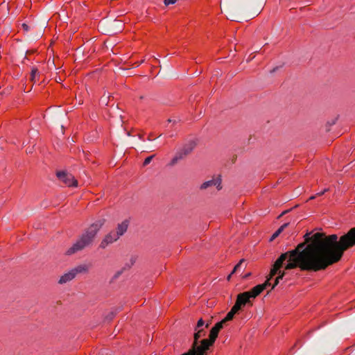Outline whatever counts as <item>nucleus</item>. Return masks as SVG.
I'll list each match as a JSON object with an SVG mask.
<instances>
[{"instance_id": "nucleus-1", "label": "nucleus", "mask_w": 355, "mask_h": 355, "mask_svg": "<svg viewBox=\"0 0 355 355\" xmlns=\"http://www.w3.org/2000/svg\"><path fill=\"white\" fill-rule=\"evenodd\" d=\"M311 239V243L302 255L315 261L307 264L305 268L324 270L339 261L345 251L355 245V227L351 228L339 240L337 234L326 236L320 232L315 233Z\"/></svg>"}, {"instance_id": "nucleus-2", "label": "nucleus", "mask_w": 355, "mask_h": 355, "mask_svg": "<svg viewBox=\"0 0 355 355\" xmlns=\"http://www.w3.org/2000/svg\"><path fill=\"white\" fill-rule=\"evenodd\" d=\"M304 246V243H300L297 247L292 250L288 251L285 253L282 254L278 259L275 261L272 267L270 270L271 277L277 275L275 279V283L272 286L273 289L279 282V280L282 279L286 272L285 271L281 270L284 261L288 258V263L285 266V270H291L297 268H300L301 270L306 271H319L320 270H315L312 268H305L307 264H312L314 259H310L305 258L302 255V252L306 250V247L302 250Z\"/></svg>"}, {"instance_id": "nucleus-3", "label": "nucleus", "mask_w": 355, "mask_h": 355, "mask_svg": "<svg viewBox=\"0 0 355 355\" xmlns=\"http://www.w3.org/2000/svg\"><path fill=\"white\" fill-rule=\"evenodd\" d=\"M105 222V219H100L96 220L94 223H92L82 235L79 237V239L76 241V243L73 244L71 247H70L67 251L66 254L71 255L78 252H80L87 247H89L92 244L94 240L103 227Z\"/></svg>"}, {"instance_id": "nucleus-4", "label": "nucleus", "mask_w": 355, "mask_h": 355, "mask_svg": "<svg viewBox=\"0 0 355 355\" xmlns=\"http://www.w3.org/2000/svg\"><path fill=\"white\" fill-rule=\"evenodd\" d=\"M270 277L267 279L265 283L262 284H258L253 287L250 291L241 293L237 295V297L241 300V301L243 303L244 305L247 304H251L250 299H254L257 296H258L264 289L267 288V286L270 285V280L274 277H271V273L270 272Z\"/></svg>"}, {"instance_id": "nucleus-5", "label": "nucleus", "mask_w": 355, "mask_h": 355, "mask_svg": "<svg viewBox=\"0 0 355 355\" xmlns=\"http://www.w3.org/2000/svg\"><path fill=\"white\" fill-rule=\"evenodd\" d=\"M89 270V266L86 264H81L72 268L69 272L62 275L58 281L60 284H66L73 279L78 274L87 273Z\"/></svg>"}, {"instance_id": "nucleus-6", "label": "nucleus", "mask_w": 355, "mask_h": 355, "mask_svg": "<svg viewBox=\"0 0 355 355\" xmlns=\"http://www.w3.org/2000/svg\"><path fill=\"white\" fill-rule=\"evenodd\" d=\"M205 335V332L203 329H200L194 334V340L190 349L194 350L193 352H192L193 355H207V351L209 349L202 348V347H204L202 340L200 341V345H198V340Z\"/></svg>"}, {"instance_id": "nucleus-7", "label": "nucleus", "mask_w": 355, "mask_h": 355, "mask_svg": "<svg viewBox=\"0 0 355 355\" xmlns=\"http://www.w3.org/2000/svg\"><path fill=\"white\" fill-rule=\"evenodd\" d=\"M56 176L64 184L68 187H76L78 186V181L75 179L74 176L68 173L65 171H58L56 173Z\"/></svg>"}, {"instance_id": "nucleus-8", "label": "nucleus", "mask_w": 355, "mask_h": 355, "mask_svg": "<svg viewBox=\"0 0 355 355\" xmlns=\"http://www.w3.org/2000/svg\"><path fill=\"white\" fill-rule=\"evenodd\" d=\"M119 237L116 234L115 231H111L107 234L101 241L99 248L105 249L108 245L116 241Z\"/></svg>"}, {"instance_id": "nucleus-9", "label": "nucleus", "mask_w": 355, "mask_h": 355, "mask_svg": "<svg viewBox=\"0 0 355 355\" xmlns=\"http://www.w3.org/2000/svg\"><path fill=\"white\" fill-rule=\"evenodd\" d=\"M218 332L219 331L216 328L213 327L209 332V339L202 340V343L204 345V347H202V348L209 349V347L214 343L216 338L218 337Z\"/></svg>"}, {"instance_id": "nucleus-10", "label": "nucleus", "mask_w": 355, "mask_h": 355, "mask_svg": "<svg viewBox=\"0 0 355 355\" xmlns=\"http://www.w3.org/2000/svg\"><path fill=\"white\" fill-rule=\"evenodd\" d=\"M245 306L243 303L239 300L238 297H236V301L235 304L232 306L230 311L227 313L225 318L223 319L225 322L230 321L233 319L234 315L241 309L242 306Z\"/></svg>"}, {"instance_id": "nucleus-11", "label": "nucleus", "mask_w": 355, "mask_h": 355, "mask_svg": "<svg viewBox=\"0 0 355 355\" xmlns=\"http://www.w3.org/2000/svg\"><path fill=\"white\" fill-rule=\"evenodd\" d=\"M221 179L218 177L216 179H212L203 182L201 186V189H206L209 187L216 186L218 190L221 189Z\"/></svg>"}, {"instance_id": "nucleus-12", "label": "nucleus", "mask_w": 355, "mask_h": 355, "mask_svg": "<svg viewBox=\"0 0 355 355\" xmlns=\"http://www.w3.org/2000/svg\"><path fill=\"white\" fill-rule=\"evenodd\" d=\"M129 220L128 219H125L122 223L118 224L115 233L119 238L127 232V230L129 226Z\"/></svg>"}, {"instance_id": "nucleus-13", "label": "nucleus", "mask_w": 355, "mask_h": 355, "mask_svg": "<svg viewBox=\"0 0 355 355\" xmlns=\"http://www.w3.org/2000/svg\"><path fill=\"white\" fill-rule=\"evenodd\" d=\"M40 76V73L38 71V69L35 67H33L31 68V71L30 74V80L33 83H36L39 81V78Z\"/></svg>"}, {"instance_id": "nucleus-14", "label": "nucleus", "mask_w": 355, "mask_h": 355, "mask_svg": "<svg viewBox=\"0 0 355 355\" xmlns=\"http://www.w3.org/2000/svg\"><path fill=\"white\" fill-rule=\"evenodd\" d=\"M196 146V143L194 141H190L188 144H185L181 150L184 153V155L187 156L189 155Z\"/></svg>"}, {"instance_id": "nucleus-15", "label": "nucleus", "mask_w": 355, "mask_h": 355, "mask_svg": "<svg viewBox=\"0 0 355 355\" xmlns=\"http://www.w3.org/2000/svg\"><path fill=\"white\" fill-rule=\"evenodd\" d=\"M135 262V259L131 258L130 263L125 264V266L121 270L117 271L113 276L112 280L118 279L120 277V275L123 273V270H125L126 268H130L132 267V266H133Z\"/></svg>"}, {"instance_id": "nucleus-16", "label": "nucleus", "mask_w": 355, "mask_h": 355, "mask_svg": "<svg viewBox=\"0 0 355 355\" xmlns=\"http://www.w3.org/2000/svg\"><path fill=\"white\" fill-rule=\"evenodd\" d=\"M187 155H184V153L180 150L178 151L174 156V157L171 159L170 165L173 166L178 163V161L184 159Z\"/></svg>"}, {"instance_id": "nucleus-17", "label": "nucleus", "mask_w": 355, "mask_h": 355, "mask_svg": "<svg viewBox=\"0 0 355 355\" xmlns=\"http://www.w3.org/2000/svg\"><path fill=\"white\" fill-rule=\"evenodd\" d=\"M244 262H245V259H241V260L239 261V263H238L234 266V269H233L232 272H231V274H230V275H228V277H227V280H230V279L231 276H232V275L233 273L236 272H238V271H240L241 270L244 269V268H245V267L243 266V263H244Z\"/></svg>"}, {"instance_id": "nucleus-18", "label": "nucleus", "mask_w": 355, "mask_h": 355, "mask_svg": "<svg viewBox=\"0 0 355 355\" xmlns=\"http://www.w3.org/2000/svg\"><path fill=\"white\" fill-rule=\"evenodd\" d=\"M155 157V155H150L149 157H147L144 161V163H143V166H147L148 164H149L150 163V162L152 161V159H153V157Z\"/></svg>"}, {"instance_id": "nucleus-19", "label": "nucleus", "mask_w": 355, "mask_h": 355, "mask_svg": "<svg viewBox=\"0 0 355 355\" xmlns=\"http://www.w3.org/2000/svg\"><path fill=\"white\" fill-rule=\"evenodd\" d=\"M225 323V320H222L221 321L218 322L214 327L220 331L223 327V324Z\"/></svg>"}, {"instance_id": "nucleus-20", "label": "nucleus", "mask_w": 355, "mask_h": 355, "mask_svg": "<svg viewBox=\"0 0 355 355\" xmlns=\"http://www.w3.org/2000/svg\"><path fill=\"white\" fill-rule=\"evenodd\" d=\"M116 314V311H111L106 315L105 319L108 321H110L115 317Z\"/></svg>"}, {"instance_id": "nucleus-21", "label": "nucleus", "mask_w": 355, "mask_h": 355, "mask_svg": "<svg viewBox=\"0 0 355 355\" xmlns=\"http://www.w3.org/2000/svg\"><path fill=\"white\" fill-rule=\"evenodd\" d=\"M282 232V228H279L271 236L270 238V241H272L273 239H275L276 237H277L280 233Z\"/></svg>"}, {"instance_id": "nucleus-22", "label": "nucleus", "mask_w": 355, "mask_h": 355, "mask_svg": "<svg viewBox=\"0 0 355 355\" xmlns=\"http://www.w3.org/2000/svg\"><path fill=\"white\" fill-rule=\"evenodd\" d=\"M176 0H164V3L166 6L175 3Z\"/></svg>"}, {"instance_id": "nucleus-23", "label": "nucleus", "mask_w": 355, "mask_h": 355, "mask_svg": "<svg viewBox=\"0 0 355 355\" xmlns=\"http://www.w3.org/2000/svg\"><path fill=\"white\" fill-rule=\"evenodd\" d=\"M203 325H204V320L202 318H200L198 321L196 328H200V327H202Z\"/></svg>"}, {"instance_id": "nucleus-24", "label": "nucleus", "mask_w": 355, "mask_h": 355, "mask_svg": "<svg viewBox=\"0 0 355 355\" xmlns=\"http://www.w3.org/2000/svg\"><path fill=\"white\" fill-rule=\"evenodd\" d=\"M329 190V189H323L322 191L318 192L316 193V196H320L322 195H323L325 192H327V191Z\"/></svg>"}, {"instance_id": "nucleus-25", "label": "nucleus", "mask_w": 355, "mask_h": 355, "mask_svg": "<svg viewBox=\"0 0 355 355\" xmlns=\"http://www.w3.org/2000/svg\"><path fill=\"white\" fill-rule=\"evenodd\" d=\"M22 28H24V31H28V29H29V26L26 24H22Z\"/></svg>"}, {"instance_id": "nucleus-26", "label": "nucleus", "mask_w": 355, "mask_h": 355, "mask_svg": "<svg viewBox=\"0 0 355 355\" xmlns=\"http://www.w3.org/2000/svg\"><path fill=\"white\" fill-rule=\"evenodd\" d=\"M251 275V272L246 273L243 276V279H246Z\"/></svg>"}, {"instance_id": "nucleus-27", "label": "nucleus", "mask_w": 355, "mask_h": 355, "mask_svg": "<svg viewBox=\"0 0 355 355\" xmlns=\"http://www.w3.org/2000/svg\"><path fill=\"white\" fill-rule=\"evenodd\" d=\"M288 225V223L283 224L279 228H282V231Z\"/></svg>"}, {"instance_id": "nucleus-28", "label": "nucleus", "mask_w": 355, "mask_h": 355, "mask_svg": "<svg viewBox=\"0 0 355 355\" xmlns=\"http://www.w3.org/2000/svg\"><path fill=\"white\" fill-rule=\"evenodd\" d=\"M152 136H153V134H152V133H151V134H150V135H149V136H148V140L151 141V140L153 139H152Z\"/></svg>"}, {"instance_id": "nucleus-29", "label": "nucleus", "mask_w": 355, "mask_h": 355, "mask_svg": "<svg viewBox=\"0 0 355 355\" xmlns=\"http://www.w3.org/2000/svg\"><path fill=\"white\" fill-rule=\"evenodd\" d=\"M277 69V67L274 68L272 70L270 71V73L275 72Z\"/></svg>"}, {"instance_id": "nucleus-30", "label": "nucleus", "mask_w": 355, "mask_h": 355, "mask_svg": "<svg viewBox=\"0 0 355 355\" xmlns=\"http://www.w3.org/2000/svg\"><path fill=\"white\" fill-rule=\"evenodd\" d=\"M316 194L315 196H312L309 198L310 200L314 199L316 197Z\"/></svg>"}, {"instance_id": "nucleus-31", "label": "nucleus", "mask_w": 355, "mask_h": 355, "mask_svg": "<svg viewBox=\"0 0 355 355\" xmlns=\"http://www.w3.org/2000/svg\"><path fill=\"white\" fill-rule=\"evenodd\" d=\"M305 236H306H306L308 237V236H309V234H306Z\"/></svg>"}]
</instances>
